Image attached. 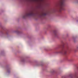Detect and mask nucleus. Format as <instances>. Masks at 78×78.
<instances>
[{
    "label": "nucleus",
    "instance_id": "f257e3e1",
    "mask_svg": "<svg viewBox=\"0 0 78 78\" xmlns=\"http://www.w3.org/2000/svg\"><path fill=\"white\" fill-rule=\"evenodd\" d=\"M30 16H36V14H34L33 12H29L26 13L23 16V18H26L27 17Z\"/></svg>",
    "mask_w": 78,
    "mask_h": 78
},
{
    "label": "nucleus",
    "instance_id": "f03ea898",
    "mask_svg": "<svg viewBox=\"0 0 78 78\" xmlns=\"http://www.w3.org/2000/svg\"><path fill=\"white\" fill-rule=\"evenodd\" d=\"M65 4H64V1H62L60 4V8L59 9V11L61 12L62 10H64V6Z\"/></svg>",
    "mask_w": 78,
    "mask_h": 78
},
{
    "label": "nucleus",
    "instance_id": "7ed1b4c3",
    "mask_svg": "<svg viewBox=\"0 0 78 78\" xmlns=\"http://www.w3.org/2000/svg\"><path fill=\"white\" fill-rule=\"evenodd\" d=\"M68 50V47H67L66 48H64L62 49L59 52L60 53H63L64 55H67V51Z\"/></svg>",
    "mask_w": 78,
    "mask_h": 78
},
{
    "label": "nucleus",
    "instance_id": "20e7f679",
    "mask_svg": "<svg viewBox=\"0 0 78 78\" xmlns=\"http://www.w3.org/2000/svg\"><path fill=\"white\" fill-rule=\"evenodd\" d=\"M46 15H47L46 13H44L41 15V16H46Z\"/></svg>",
    "mask_w": 78,
    "mask_h": 78
},
{
    "label": "nucleus",
    "instance_id": "39448f33",
    "mask_svg": "<svg viewBox=\"0 0 78 78\" xmlns=\"http://www.w3.org/2000/svg\"><path fill=\"white\" fill-rule=\"evenodd\" d=\"M54 33L55 34V37H56V36H57V34H56V32H55Z\"/></svg>",
    "mask_w": 78,
    "mask_h": 78
},
{
    "label": "nucleus",
    "instance_id": "423d86ee",
    "mask_svg": "<svg viewBox=\"0 0 78 78\" xmlns=\"http://www.w3.org/2000/svg\"><path fill=\"white\" fill-rule=\"evenodd\" d=\"M77 78H78V77H77Z\"/></svg>",
    "mask_w": 78,
    "mask_h": 78
}]
</instances>
